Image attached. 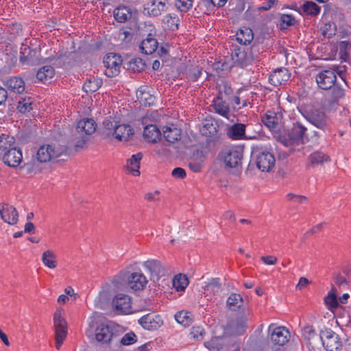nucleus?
<instances>
[{"mask_svg":"<svg viewBox=\"0 0 351 351\" xmlns=\"http://www.w3.org/2000/svg\"><path fill=\"white\" fill-rule=\"evenodd\" d=\"M14 138L6 134L0 136V154H3L10 149L14 148Z\"/></svg>","mask_w":351,"mask_h":351,"instance_id":"c03bdc74","label":"nucleus"},{"mask_svg":"<svg viewBox=\"0 0 351 351\" xmlns=\"http://www.w3.org/2000/svg\"><path fill=\"white\" fill-rule=\"evenodd\" d=\"M176 7L182 12H185L192 7V0H176Z\"/></svg>","mask_w":351,"mask_h":351,"instance_id":"5fc2aeb1","label":"nucleus"},{"mask_svg":"<svg viewBox=\"0 0 351 351\" xmlns=\"http://www.w3.org/2000/svg\"><path fill=\"white\" fill-rule=\"evenodd\" d=\"M205 291L210 293H219L221 291L219 278L213 279L205 287Z\"/></svg>","mask_w":351,"mask_h":351,"instance_id":"3c124183","label":"nucleus"},{"mask_svg":"<svg viewBox=\"0 0 351 351\" xmlns=\"http://www.w3.org/2000/svg\"><path fill=\"white\" fill-rule=\"evenodd\" d=\"M200 132L202 135L206 136H210L214 135L217 132V127L215 121L213 119H205L202 122Z\"/></svg>","mask_w":351,"mask_h":351,"instance_id":"ea45409f","label":"nucleus"},{"mask_svg":"<svg viewBox=\"0 0 351 351\" xmlns=\"http://www.w3.org/2000/svg\"><path fill=\"white\" fill-rule=\"evenodd\" d=\"M136 336L133 332H129L125 334L121 339L120 342L123 345H131L136 342Z\"/></svg>","mask_w":351,"mask_h":351,"instance_id":"680f3d73","label":"nucleus"},{"mask_svg":"<svg viewBox=\"0 0 351 351\" xmlns=\"http://www.w3.org/2000/svg\"><path fill=\"white\" fill-rule=\"evenodd\" d=\"M281 119L282 114L269 111L265 114L263 121L267 128L275 129L281 123Z\"/></svg>","mask_w":351,"mask_h":351,"instance_id":"473e14b6","label":"nucleus"},{"mask_svg":"<svg viewBox=\"0 0 351 351\" xmlns=\"http://www.w3.org/2000/svg\"><path fill=\"white\" fill-rule=\"evenodd\" d=\"M129 69L133 72H140L145 67V62L141 58H134L129 62Z\"/></svg>","mask_w":351,"mask_h":351,"instance_id":"8fccbe9b","label":"nucleus"},{"mask_svg":"<svg viewBox=\"0 0 351 351\" xmlns=\"http://www.w3.org/2000/svg\"><path fill=\"white\" fill-rule=\"evenodd\" d=\"M0 215L4 222L10 225L16 224L19 219L16 209L8 204H0Z\"/></svg>","mask_w":351,"mask_h":351,"instance_id":"f3484780","label":"nucleus"},{"mask_svg":"<svg viewBox=\"0 0 351 351\" xmlns=\"http://www.w3.org/2000/svg\"><path fill=\"white\" fill-rule=\"evenodd\" d=\"M268 332L269 339L274 345L282 346L289 341L290 332L285 327H275L271 324L269 326Z\"/></svg>","mask_w":351,"mask_h":351,"instance_id":"1a4fd4ad","label":"nucleus"},{"mask_svg":"<svg viewBox=\"0 0 351 351\" xmlns=\"http://www.w3.org/2000/svg\"><path fill=\"white\" fill-rule=\"evenodd\" d=\"M291 77V73L287 68L281 67L275 69L269 75V81L271 84L278 86L285 84Z\"/></svg>","mask_w":351,"mask_h":351,"instance_id":"6ab92c4d","label":"nucleus"},{"mask_svg":"<svg viewBox=\"0 0 351 351\" xmlns=\"http://www.w3.org/2000/svg\"><path fill=\"white\" fill-rule=\"evenodd\" d=\"M303 10L307 14L317 15L320 12V7L313 1H307L304 4Z\"/></svg>","mask_w":351,"mask_h":351,"instance_id":"603ef678","label":"nucleus"},{"mask_svg":"<svg viewBox=\"0 0 351 351\" xmlns=\"http://www.w3.org/2000/svg\"><path fill=\"white\" fill-rule=\"evenodd\" d=\"M307 128L300 122L293 123L291 129L280 136V141L285 146L291 147L293 152L294 147L303 145L309 141L306 133Z\"/></svg>","mask_w":351,"mask_h":351,"instance_id":"f257e3e1","label":"nucleus"},{"mask_svg":"<svg viewBox=\"0 0 351 351\" xmlns=\"http://www.w3.org/2000/svg\"><path fill=\"white\" fill-rule=\"evenodd\" d=\"M8 88L12 93L21 94L25 91V82L18 77H12L6 82Z\"/></svg>","mask_w":351,"mask_h":351,"instance_id":"2f4dec72","label":"nucleus"},{"mask_svg":"<svg viewBox=\"0 0 351 351\" xmlns=\"http://www.w3.org/2000/svg\"><path fill=\"white\" fill-rule=\"evenodd\" d=\"M339 100L326 95L323 103V107L326 111L335 110L339 106Z\"/></svg>","mask_w":351,"mask_h":351,"instance_id":"de8ad7c7","label":"nucleus"},{"mask_svg":"<svg viewBox=\"0 0 351 351\" xmlns=\"http://www.w3.org/2000/svg\"><path fill=\"white\" fill-rule=\"evenodd\" d=\"M112 306L118 313H130L132 312L131 298L128 295L119 293L113 298Z\"/></svg>","mask_w":351,"mask_h":351,"instance_id":"9b49d317","label":"nucleus"},{"mask_svg":"<svg viewBox=\"0 0 351 351\" xmlns=\"http://www.w3.org/2000/svg\"><path fill=\"white\" fill-rule=\"evenodd\" d=\"M62 154V150L55 145L46 144L37 150L36 158L40 163H46L56 160Z\"/></svg>","mask_w":351,"mask_h":351,"instance_id":"423d86ee","label":"nucleus"},{"mask_svg":"<svg viewBox=\"0 0 351 351\" xmlns=\"http://www.w3.org/2000/svg\"><path fill=\"white\" fill-rule=\"evenodd\" d=\"M181 129L171 124L163 128V137L169 143H174L181 138Z\"/></svg>","mask_w":351,"mask_h":351,"instance_id":"b1692460","label":"nucleus"},{"mask_svg":"<svg viewBox=\"0 0 351 351\" xmlns=\"http://www.w3.org/2000/svg\"><path fill=\"white\" fill-rule=\"evenodd\" d=\"M2 158L4 163L8 166L16 167L22 162V152L16 147L10 149L3 154Z\"/></svg>","mask_w":351,"mask_h":351,"instance_id":"aec40b11","label":"nucleus"},{"mask_svg":"<svg viewBox=\"0 0 351 351\" xmlns=\"http://www.w3.org/2000/svg\"><path fill=\"white\" fill-rule=\"evenodd\" d=\"M201 74L202 71L199 69L194 68L190 70L189 73H188V77L190 80L195 82L197 80Z\"/></svg>","mask_w":351,"mask_h":351,"instance_id":"69168bd1","label":"nucleus"},{"mask_svg":"<svg viewBox=\"0 0 351 351\" xmlns=\"http://www.w3.org/2000/svg\"><path fill=\"white\" fill-rule=\"evenodd\" d=\"M333 289L325 298L324 301L329 309L336 308L338 306L337 295L332 292Z\"/></svg>","mask_w":351,"mask_h":351,"instance_id":"864d4df0","label":"nucleus"},{"mask_svg":"<svg viewBox=\"0 0 351 351\" xmlns=\"http://www.w3.org/2000/svg\"><path fill=\"white\" fill-rule=\"evenodd\" d=\"M232 60L234 64L243 67L247 64H250L251 62L254 60V57L247 54L245 51L241 50L240 48H237L234 49V51L232 54Z\"/></svg>","mask_w":351,"mask_h":351,"instance_id":"393cba45","label":"nucleus"},{"mask_svg":"<svg viewBox=\"0 0 351 351\" xmlns=\"http://www.w3.org/2000/svg\"><path fill=\"white\" fill-rule=\"evenodd\" d=\"M166 10L165 0H152L144 5V13L152 16H159Z\"/></svg>","mask_w":351,"mask_h":351,"instance_id":"dca6fc26","label":"nucleus"},{"mask_svg":"<svg viewBox=\"0 0 351 351\" xmlns=\"http://www.w3.org/2000/svg\"><path fill=\"white\" fill-rule=\"evenodd\" d=\"M55 336H66L67 334V324H53Z\"/></svg>","mask_w":351,"mask_h":351,"instance_id":"e2e57ef3","label":"nucleus"},{"mask_svg":"<svg viewBox=\"0 0 351 351\" xmlns=\"http://www.w3.org/2000/svg\"><path fill=\"white\" fill-rule=\"evenodd\" d=\"M117 122L112 118L105 119L103 121L101 134L105 138H110L114 136Z\"/></svg>","mask_w":351,"mask_h":351,"instance_id":"f704fd0d","label":"nucleus"},{"mask_svg":"<svg viewBox=\"0 0 351 351\" xmlns=\"http://www.w3.org/2000/svg\"><path fill=\"white\" fill-rule=\"evenodd\" d=\"M172 176L177 178L183 179L186 177L185 170L181 167L175 168L171 173Z\"/></svg>","mask_w":351,"mask_h":351,"instance_id":"774afa93","label":"nucleus"},{"mask_svg":"<svg viewBox=\"0 0 351 351\" xmlns=\"http://www.w3.org/2000/svg\"><path fill=\"white\" fill-rule=\"evenodd\" d=\"M88 141V138L86 136H80L75 140L74 147L75 151H79L84 148Z\"/></svg>","mask_w":351,"mask_h":351,"instance_id":"0e129e2a","label":"nucleus"},{"mask_svg":"<svg viewBox=\"0 0 351 351\" xmlns=\"http://www.w3.org/2000/svg\"><path fill=\"white\" fill-rule=\"evenodd\" d=\"M31 98H21L18 101L17 109L19 112L25 113L32 109Z\"/></svg>","mask_w":351,"mask_h":351,"instance_id":"09e8293b","label":"nucleus"},{"mask_svg":"<svg viewBox=\"0 0 351 351\" xmlns=\"http://www.w3.org/2000/svg\"><path fill=\"white\" fill-rule=\"evenodd\" d=\"M153 30L148 34L147 38L142 40L140 49L145 54H152L156 51L158 47V43L155 37V34L152 33Z\"/></svg>","mask_w":351,"mask_h":351,"instance_id":"4be33fe9","label":"nucleus"},{"mask_svg":"<svg viewBox=\"0 0 351 351\" xmlns=\"http://www.w3.org/2000/svg\"><path fill=\"white\" fill-rule=\"evenodd\" d=\"M302 336L307 341H310L316 336V332L312 326L306 325L302 329Z\"/></svg>","mask_w":351,"mask_h":351,"instance_id":"4d7b16f0","label":"nucleus"},{"mask_svg":"<svg viewBox=\"0 0 351 351\" xmlns=\"http://www.w3.org/2000/svg\"><path fill=\"white\" fill-rule=\"evenodd\" d=\"M138 322L145 329L149 330H156L163 324L162 317L154 314H147L142 317Z\"/></svg>","mask_w":351,"mask_h":351,"instance_id":"a211bd4d","label":"nucleus"},{"mask_svg":"<svg viewBox=\"0 0 351 351\" xmlns=\"http://www.w3.org/2000/svg\"><path fill=\"white\" fill-rule=\"evenodd\" d=\"M252 155L256 167L262 172H269L274 167L276 159L270 152L256 149Z\"/></svg>","mask_w":351,"mask_h":351,"instance_id":"7ed1b4c3","label":"nucleus"},{"mask_svg":"<svg viewBox=\"0 0 351 351\" xmlns=\"http://www.w3.org/2000/svg\"><path fill=\"white\" fill-rule=\"evenodd\" d=\"M56 259V256L51 250H47L43 253L42 261L46 267L50 269H55L56 267L57 264Z\"/></svg>","mask_w":351,"mask_h":351,"instance_id":"79ce46f5","label":"nucleus"},{"mask_svg":"<svg viewBox=\"0 0 351 351\" xmlns=\"http://www.w3.org/2000/svg\"><path fill=\"white\" fill-rule=\"evenodd\" d=\"M121 63V56L112 53L106 55L104 59L106 75L109 77L117 75L119 73Z\"/></svg>","mask_w":351,"mask_h":351,"instance_id":"9d476101","label":"nucleus"},{"mask_svg":"<svg viewBox=\"0 0 351 351\" xmlns=\"http://www.w3.org/2000/svg\"><path fill=\"white\" fill-rule=\"evenodd\" d=\"M225 165L230 168H236L241 165L243 152L239 147H226L220 153Z\"/></svg>","mask_w":351,"mask_h":351,"instance_id":"39448f33","label":"nucleus"},{"mask_svg":"<svg viewBox=\"0 0 351 351\" xmlns=\"http://www.w3.org/2000/svg\"><path fill=\"white\" fill-rule=\"evenodd\" d=\"M320 339L327 351H338L342 346V342L339 335L330 329L322 331Z\"/></svg>","mask_w":351,"mask_h":351,"instance_id":"6e6552de","label":"nucleus"},{"mask_svg":"<svg viewBox=\"0 0 351 351\" xmlns=\"http://www.w3.org/2000/svg\"><path fill=\"white\" fill-rule=\"evenodd\" d=\"M204 333V329L200 326L192 327L190 335L195 339L200 340L203 337Z\"/></svg>","mask_w":351,"mask_h":351,"instance_id":"052dcab7","label":"nucleus"},{"mask_svg":"<svg viewBox=\"0 0 351 351\" xmlns=\"http://www.w3.org/2000/svg\"><path fill=\"white\" fill-rule=\"evenodd\" d=\"M175 319L184 326H189L192 322L190 313L184 311L177 313L175 315Z\"/></svg>","mask_w":351,"mask_h":351,"instance_id":"49530a36","label":"nucleus"},{"mask_svg":"<svg viewBox=\"0 0 351 351\" xmlns=\"http://www.w3.org/2000/svg\"><path fill=\"white\" fill-rule=\"evenodd\" d=\"M179 21V18L174 14H168L162 19V23L166 25V27L172 31L178 29Z\"/></svg>","mask_w":351,"mask_h":351,"instance_id":"37998d69","label":"nucleus"},{"mask_svg":"<svg viewBox=\"0 0 351 351\" xmlns=\"http://www.w3.org/2000/svg\"><path fill=\"white\" fill-rule=\"evenodd\" d=\"M123 282L134 291H141L145 288L147 280L141 272H122L112 280L113 285L117 289H121Z\"/></svg>","mask_w":351,"mask_h":351,"instance_id":"f03ea898","label":"nucleus"},{"mask_svg":"<svg viewBox=\"0 0 351 351\" xmlns=\"http://www.w3.org/2000/svg\"><path fill=\"white\" fill-rule=\"evenodd\" d=\"M102 84V80L99 78L90 77L84 84L83 89L86 93H94L97 90Z\"/></svg>","mask_w":351,"mask_h":351,"instance_id":"a19ab883","label":"nucleus"},{"mask_svg":"<svg viewBox=\"0 0 351 351\" xmlns=\"http://www.w3.org/2000/svg\"><path fill=\"white\" fill-rule=\"evenodd\" d=\"M161 132L154 124H147L143 130V137L149 143H156L160 139Z\"/></svg>","mask_w":351,"mask_h":351,"instance_id":"cd10ccee","label":"nucleus"},{"mask_svg":"<svg viewBox=\"0 0 351 351\" xmlns=\"http://www.w3.org/2000/svg\"><path fill=\"white\" fill-rule=\"evenodd\" d=\"M217 88L218 94L217 97L230 101L233 95V89L229 82L225 80H220L217 82Z\"/></svg>","mask_w":351,"mask_h":351,"instance_id":"c85d7f7f","label":"nucleus"},{"mask_svg":"<svg viewBox=\"0 0 351 351\" xmlns=\"http://www.w3.org/2000/svg\"><path fill=\"white\" fill-rule=\"evenodd\" d=\"M248 317L245 314L237 316L231 319L224 328V334L227 336H238L243 335L247 328Z\"/></svg>","mask_w":351,"mask_h":351,"instance_id":"20e7f679","label":"nucleus"},{"mask_svg":"<svg viewBox=\"0 0 351 351\" xmlns=\"http://www.w3.org/2000/svg\"><path fill=\"white\" fill-rule=\"evenodd\" d=\"M189 284V280L185 275L178 274L173 280V286L178 291H184Z\"/></svg>","mask_w":351,"mask_h":351,"instance_id":"a18cd8bd","label":"nucleus"},{"mask_svg":"<svg viewBox=\"0 0 351 351\" xmlns=\"http://www.w3.org/2000/svg\"><path fill=\"white\" fill-rule=\"evenodd\" d=\"M143 266L150 272L151 280L154 282L165 275L166 270L158 261L148 260L143 263Z\"/></svg>","mask_w":351,"mask_h":351,"instance_id":"2eb2a0df","label":"nucleus"},{"mask_svg":"<svg viewBox=\"0 0 351 351\" xmlns=\"http://www.w3.org/2000/svg\"><path fill=\"white\" fill-rule=\"evenodd\" d=\"M243 304V298L237 293H232L226 302L227 306L230 311H238Z\"/></svg>","mask_w":351,"mask_h":351,"instance_id":"58836bf2","label":"nucleus"},{"mask_svg":"<svg viewBox=\"0 0 351 351\" xmlns=\"http://www.w3.org/2000/svg\"><path fill=\"white\" fill-rule=\"evenodd\" d=\"M335 27V25L333 23H326L324 24V25L323 27H322L321 28V30H322V34L324 36V37H328V38H330L331 36H332L333 35H335V29L332 27Z\"/></svg>","mask_w":351,"mask_h":351,"instance_id":"13d9d810","label":"nucleus"},{"mask_svg":"<svg viewBox=\"0 0 351 351\" xmlns=\"http://www.w3.org/2000/svg\"><path fill=\"white\" fill-rule=\"evenodd\" d=\"M261 259L265 265H274L278 261V258L274 256H263Z\"/></svg>","mask_w":351,"mask_h":351,"instance_id":"338daca9","label":"nucleus"},{"mask_svg":"<svg viewBox=\"0 0 351 351\" xmlns=\"http://www.w3.org/2000/svg\"><path fill=\"white\" fill-rule=\"evenodd\" d=\"M308 160L312 167H316L329 161L330 157L323 152L317 151L309 155Z\"/></svg>","mask_w":351,"mask_h":351,"instance_id":"c9c22d12","label":"nucleus"},{"mask_svg":"<svg viewBox=\"0 0 351 351\" xmlns=\"http://www.w3.org/2000/svg\"><path fill=\"white\" fill-rule=\"evenodd\" d=\"M142 158L143 154L139 152L132 155L127 161L126 169L134 176H138L140 175L139 168Z\"/></svg>","mask_w":351,"mask_h":351,"instance_id":"c756f323","label":"nucleus"},{"mask_svg":"<svg viewBox=\"0 0 351 351\" xmlns=\"http://www.w3.org/2000/svg\"><path fill=\"white\" fill-rule=\"evenodd\" d=\"M114 324L110 321L100 323L95 331V339L101 343H108L114 336Z\"/></svg>","mask_w":351,"mask_h":351,"instance_id":"0eeeda50","label":"nucleus"},{"mask_svg":"<svg viewBox=\"0 0 351 351\" xmlns=\"http://www.w3.org/2000/svg\"><path fill=\"white\" fill-rule=\"evenodd\" d=\"M236 39L241 45H249L254 39V33L250 27H241L237 32Z\"/></svg>","mask_w":351,"mask_h":351,"instance_id":"7c9ffc66","label":"nucleus"},{"mask_svg":"<svg viewBox=\"0 0 351 351\" xmlns=\"http://www.w3.org/2000/svg\"><path fill=\"white\" fill-rule=\"evenodd\" d=\"M64 315V310L61 308H57L53 314V324H67Z\"/></svg>","mask_w":351,"mask_h":351,"instance_id":"6e6d98bb","label":"nucleus"},{"mask_svg":"<svg viewBox=\"0 0 351 351\" xmlns=\"http://www.w3.org/2000/svg\"><path fill=\"white\" fill-rule=\"evenodd\" d=\"M228 100L215 97L210 105L215 113L226 118L229 119L230 116V107L227 102Z\"/></svg>","mask_w":351,"mask_h":351,"instance_id":"412c9836","label":"nucleus"},{"mask_svg":"<svg viewBox=\"0 0 351 351\" xmlns=\"http://www.w3.org/2000/svg\"><path fill=\"white\" fill-rule=\"evenodd\" d=\"M245 125L243 123H234L227 131V135L232 140L254 139L256 135L245 134Z\"/></svg>","mask_w":351,"mask_h":351,"instance_id":"4468645a","label":"nucleus"},{"mask_svg":"<svg viewBox=\"0 0 351 351\" xmlns=\"http://www.w3.org/2000/svg\"><path fill=\"white\" fill-rule=\"evenodd\" d=\"M132 16L130 9L127 7H119L114 10V16L119 23H125Z\"/></svg>","mask_w":351,"mask_h":351,"instance_id":"e433bc0d","label":"nucleus"},{"mask_svg":"<svg viewBox=\"0 0 351 351\" xmlns=\"http://www.w3.org/2000/svg\"><path fill=\"white\" fill-rule=\"evenodd\" d=\"M337 77L335 71L324 70L316 76V82L319 88L324 90L331 88L336 82Z\"/></svg>","mask_w":351,"mask_h":351,"instance_id":"ddd939ff","label":"nucleus"},{"mask_svg":"<svg viewBox=\"0 0 351 351\" xmlns=\"http://www.w3.org/2000/svg\"><path fill=\"white\" fill-rule=\"evenodd\" d=\"M308 121L313 125L322 130L329 128L330 121L325 113L319 110L314 109L311 110L308 114Z\"/></svg>","mask_w":351,"mask_h":351,"instance_id":"f8f14e48","label":"nucleus"},{"mask_svg":"<svg viewBox=\"0 0 351 351\" xmlns=\"http://www.w3.org/2000/svg\"><path fill=\"white\" fill-rule=\"evenodd\" d=\"M113 137L119 141H128L133 135V130L127 124H118L114 130Z\"/></svg>","mask_w":351,"mask_h":351,"instance_id":"bb28decb","label":"nucleus"},{"mask_svg":"<svg viewBox=\"0 0 351 351\" xmlns=\"http://www.w3.org/2000/svg\"><path fill=\"white\" fill-rule=\"evenodd\" d=\"M136 96L141 105L145 106H152L156 101L155 97L152 95L143 87H141L136 92Z\"/></svg>","mask_w":351,"mask_h":351,"instance_id":"72a5a7b5","label":"nucleus"},{"mask_svg":"<svg viewBox=\"0 0 351 351\" xmlns=\"http://www.w3.org/2000/svg\"><path fill=\"white\" fill-rule=\"evenodd\" d=\"M97 129V123L92 119H84L78 121L76 132L80 134L91 135Z\"/></svg>","mask_w":351,"mask_h":351,"instance_id":"5701e85b","label":"nucleus"},{"mask_svg":"<svg viewBox=\"0 0 351 351\" xmlns=\"http://www.w3.org/2000/svg\"><path fill=\"white\" fill-rule=\"evenodd\" d=\"M205 161V156L202 151L196 150L189 161V167L193 172L201 171Z\"/></svg>","mask_w":351,"mask_h":351,"instance_id":"a878e982","label":"nucleus"},{"mask_svg":"<svg viewBox=\"0 0 351 351\" xmlns=\"http://www.w3.org/2000/svg\"><path fill=\"white\" fill-rule=\"evenodd\" d=\"M55 74V70L53 67L51 66H44L40 68L37 73L36 77L37 79L43 82H46L49 80H51Z\"/></svg>","mask_w":351,"mask_h":351,"instance_id":"4c0bfd02","label":"nucleus"},{"mask_svg":"<svg viewBox=\"0 0 351 351\" xmlns=\"http://www.w3.org/2000/svg\"><path fill=\"white\" fill-rule=\"evenodd\" d=\"M328 95L339 101L344 96V90L338 86L334 85L331 92Z\"/></svg>","mask_w":351,"mask_h":351,"instance_id":"bf43d9fd","label":"nucleus"}]
</instances>
